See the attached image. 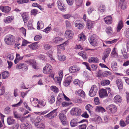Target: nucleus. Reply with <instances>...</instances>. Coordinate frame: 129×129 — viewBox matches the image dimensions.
Wrapping results in <instances>:
<instances>
[{
	"label": "nucleus",
	"mask_w": 129,
	"mask_h": 129,
	"mask_svg": "<svg viewBox=\"0 0 129 129\" xmlns=\"http://www.w3.org/2000/svg\"><path fill=\"white\" fill-rule=\"evenodd\" d=\"M111 51V50L110 48L106 49V52L104 54V55L102 56V59L104 60L105 62V59L109 56Z\"/></svg>",
	"instance_id": "obj_18"
},
{
	"label": "nucleus",
	"mask_w": 129,
	"mask_h": 129,
	"mask_svg": "<svg viewBox=\"0 0 129 129\" xmlns=\"http://www.w3.org/2000/svg\"><path fill=\"white\" fill-rule=\"evenodd\" d=\"M7 58L10 60H13L14 58V54L13 53L8 54L6 56Z\"/></svg>",
	"instance_id": "obj_38"
},
{
	"label": "nucleus",
	"mask_w": 129,
	"mask_h": 129,
	"mask_svg": "<svg viewBox=\"0 0 129 129\" xmlns=\"http://www.w3.org/2000/svg\"><path fill=\"white\" fill-rule=\"evenodd\" d=\"M114 101L116 103H121L122 101V99L120 96L119 95H116L114 98Z\"/></svg>",
	"instance_id": "obj_27"
},
{
	"label": "nucleus",
	"mask_w": 129,
	"mask_h": 129,
	"mask_svg": "<svg viewBox=\"0 0 129 129\" xmlns=\"http://www.w3.org/2000/svg\"><path fill=\"white\" fill-rule=\"evenodd\" d=\"M51 89L55 93H57L58 91V89L56 86H52L50 87Z\"/></svg>",
	"instance_id": "obj_44"
},
{
	"label": "nucleus",
	"mask_w": 129,
	"mask_h": 129,
	"mask_svg": "<svg viewBox=\"0 0 129 129\" xmlns=\"http://www.w3.org/2000/svg\"><path fill=\"white\" fill-rule=\"evenodd\" d=\"M73 35V33L71 30H67L66 31L65 37L66 38L71 39L72 38Z\"/></svg>",
	"instance_id": "obj_15"
},
{
	"label": "nucleus",
	"mask_w": 129,
	"mask_h": 129,
	"mask_svg": "<svg viewBox=\"0 0 129 129\" xmlns=\"http://www.w3.org/2000/svg\"><path fill=\"white\" fill-rule=\"evenodd\" d=\"M20 31L24 35V36L25 37L26 36V30L23 27H22L20 28Z\"/></svg>",
	"instance_id": "obj_58"
},
{
	"label": "nucleus",
	"mask_w": 129,
	"mask_h": 129,
	"mask_svg": "<svg viewBox=\"0 0 129 129\" xmlns=\"http://www.w3.org/2000/svg\"><path fill=\"white\" fill-rule=\"evenodd\" d=\"M99 59L96 57H92L89 58L88 61L89 63H97L99 62Z\"/></svg>",
	"instance_id": "obj_26"
},
{
	"label": "nucleus",
	"mask_w": 129,
	"mask_h": 129,
	"mask_svg": "<svg viewBox=\"0 0 129 129\" xmlns=\"http://www.w3.org/2000/svg\"><path fill=\"white\" fill-rule=\"evenodd\" d=\"M28 47L31 49L34 50L38 48V46L36 43H34L28 46Z\"/></svg>",
	"instance_id": "obj_36"
},
{
	"label": "nucleus",
	"mask_w": 129,
	"mask_h": 129,
	"mask_svg": "<svg viewBox=\"0 0 129 129\" xmlns=\"http://www.w3.org/2000/svg\"><path fill=\"white\" fill-rule=\"evenodd\" d=\"M94 102L95 104L98 105L100 104V102L98 97H96L94 98Z\"/></svg>",
	"instance_id": "obj_56"
},
{
	"label": "nucleus",
	"mask_w": 129,
	"mask_h": 129,
	"mask_svg": "<svg viewBox=\"0 0 129 129\" xmlns=\"http://www.w3.org/2000/svg\"><path fill=\"white\" fill-rule=\"evenodd\" d=\"M122 54L124 58L125 59H127L129 57V54H127L126 52H124Z\"/></svg>",
	"instance_id": "obj_64"
},
{
	"label": "nucleus",
	"mask_w": 129,
	"mask_h": 129,
	"mask_svg": "<svg viewBox=\"0 0 129 129\" xmlns=\"http://www.w3.org/2000/svg\"><path fill=\"white\" fill-rule=\"evenodd\" d=\"M120 126L122 127H124L126 125V124L124 121L123 120H121L120 121Z\"/></svg>",
	"instance_id": "obj_62"
},
{
	"label": "nucleus",
	"mask_w": 129,
	"mask_h": 129,
	"mask_svg": "<svg viewBox=\"0 0 129 129\" xmlns=\"http://www.w3.org/2000/svg\"><path fill=\"white\" fill-rule=\"evenodd\" d=\"M59 10L62 11H64L66 10V8L65 6L63 5L60 6H59L58 8Z\"/></svg>",
	"instance_id": "obj_63"
},
{
	"label": "nucleus",
	"mask_w": 129,
	"mask_h": 129,
	"mask_svg": "<svg viewBox=\"0 0 129 129\" xmlns=\"http://www.w3.org/2000/svg\"><path fill=\"white\" fill-rule=\"evenodd\" d=\"M51 24H50L48 27L44 30V31L46 32V33H48V31H49L50 29H51Z\"/></svg>",
	"instance_id": "obj_57"
},
{
	"label": "nucleus",
	"mask_w": 129,
	"mask_h": 129,
	"mask_svg": "<svg viewBox=\"0 0 129 129\" xmlns=\"http://www.w3.org/2000/svg\"><path fill=\"white\" fill-rule=\"evenodd\" d=\"M75 25L79 29H82L84 26V24H80L79 20H76L75 22Z\"/></svg>",
	"instance_id": "obj_19"
},
{
	"label": "nucleus",
	"mask_w": 129,
	"mask_h": 129,
	"mask_svg": "<svg viewBox=\"0 0 129 129\" xmlns=\"http://www.w3.org/2000/svg\"><path fill=\"white\" fill-rule=\"evenodd\" d=\"M23 101L21 100L19 102H18L17 104H15L13 105H12V107H18V106H19L22 103Z\"/></svg>",
	"instance_id": "obj_51"
},
{
	"label": "nucleus",
	"mask_w": 129,
	"mask_h": 129,
	"mask_svg": "<svg viewBox=\"0 0 129 129\" xmlns=\"http://www.w3.org/2000/svg\"><path fill=\"white\" fill-rule=\"evenodd\" d=\"M49 111L48 110H46L45 111L43 112H35V113L36 114H37L38 115H44L47 113L48 112H49Z\"/></svg>",
	"instance_id": "obj_53"
},
{
	"label": "nucleus",
	"mask_w": 129,
	"mask_h": 129,
	"mask_svg": "<svg viewBox=\"0 0 129 129\" xmlns=\"http://www.w3.org/2000/svg\"><path fill=\"white\" fill-rule=\"evenodd\" d=\"M96 111L99 112L103 113L105 112V110L102 107L100 106H96L95 109Z\"/></svg>",
	"instance_id": "obj_32"
},
{
	"label": "nucleus",
	"mask_w": 129,
	"mask_h": 129,
	"mask_svg": "<svg viewBox=\"0 0 129 129\" xmlns=\"http://www.w3.org/2000/svg\"><path fill=\"white\" fill-rule=\"evenodd\" d=\"M105 23L107 24H110L112 23V19L111 17L110 16H108L104 18Z\"/></svg>",
	"instance_id": "obj_22"
},
{
	"label": "nucleus",
	"mask_w": 129,
	"mask_h": 129,
	"mask_svg": "<svg viewBox=\"0 0 129 129\" xmlns=\"http://www.w3.org/2000/svg\"><path fill=\"white\" fill-rule=\"evenodd\" d=\"M0 9L4 13L7 14L10 11L11 8L8 6H0Z\"/></svg>",
	"instance_id": "obj_13"
},
{
	"label": "nucleus",
	"mask_w": 129,
	"mask_h": 129,
	"mask_svg": "<svg viewBox=\"0 0 129 129\" xmlns=\"http://www.w3.org/2000/svg\"><path fill=\"white\" fill-rule=\"evenodd\" d=\"M93 106L90 104H88L85 106V109L90 113L92 111Z\"/></svg>",
	"instance_id": "obj_35"
},
{
	"label": "nucleus",
	"mask_w": 129,
	"mask_h": 129,
	"mask_svg": "<svg viewBox=\"0 0 129 129\" xmlns=\"http://www.w3.org/2000/svg\"><path fill=\"white\" fill-rule=\"evenodd\" d=\"M43 118V116L41 115L38 116L36 118L33 117L31 118V121L33 123L36 125V123L40 122L42 119Z\"/></svg>",
	"instance_id": "obj_10"
},
{
	"label": "nucleus",
	"mask_w": 129,
	"mask_h": 129,
	"mask_svg": "<svg viewBox=\"0 0 129 129\" xmlns=\"http://www.w3.org/2000/svg\"><path fill=\"white\" fill-rule=\"evenodd\" d=\"M117 63L115 62H113L111 64V66L112 69L113 71H116L117 70Z\"/></svg>",
	"instance_id": "obj_37"
},
{
	"label": "nucleus",
	"mask_w": 129,
	"mask_h": 129,
	"mask_svg": "<svg viewBox=\"0 0 129 129\" xmlns=\"http://www.w3.org/2000/svg\"><path fill=\"white\" fill-rule=\"evenodd\" d=\"M63 95L62 94H59L57 96V100L61 102L63 100Z\"/></svg>",
	"instance_id": "obj_45"
},
{
	"label": "nucleus",
	"mask_w": 129,
	"mask_h": 129,
	"mask_svg": "<svg viewBox=\"0 0 129 129\" xmlns=\"http://www.w3.org/2000/svg\"><path fill=\"white\" fill-rule=\"evenodd\" d=\"M87 122L86 119H83L81 121H78V119L76 118H74L72 119L70 122L71 126L72 127H74L77 126L78 123H81L84 122Z\"/></svg>",
	"instance_id": "obj_3"
},
{
	"label": "nucleus",
	"mask_w": 129,
	"mask_h": 129,
	"mask_svg": "<svg viewBox=\"0 0 129 129\" xmlns=\"http://www.w3.org/2000/svg\"><path fill=\"white\" fill-rule=\"evenodd\" d=\"M68 43V40L64 42L62 44H60L57 46L58 52L57 53V57L59 61H63L65 60L66 59V57L65 55H62L60 54V52L59 50L60 49H62L63 50H64V45H67Z\"/></svg>",
	"instance_id": "obj_1"
},
{
	"label": "nucleus",
	"mask_w": 129,
	"mask_h": 129,
	"mask_svg": "<svg viewBox=\"0 0 129 129\" xmlns=\"http://www.w3.org/2000/svg\"><path fill=\"white\" fill-rule=\"evenodd\" d=\"M105 31L106 33L109 35L113 33L112 28L111 26H108L106 28Z\"/></svg>",
	"instance_id": "obj_30"
},
{
	"label": "nucleus",
	"mask_w": 129,
	"mask_h": 129,
	"mask_svg": "<svg viewBox=\"0 0 129 129\" xmlns=\"http://www.w3.org/2000/svg\"><path fill=\"white\" fill-rule=\"evenodd\" d=\"M15 37L11 35H7L5 39V43L8 45H11L14 43Z\"/></svg>",
	"instance_id": "obj_2"
},
{
	"label": "nucleus",
	"mask_w": 129,
	"mask_h": 129,
	"mask_svg": "<svg viewBox=\"0 0 129 129\" xmlns=\"http://www.w3.org/2000/svg\"><path fill=\"white\" fill-rule=\"evenodd\" d=\"M61 41V40L59 37H56L53 40V42L54 43L56 44Z\"/></svg>",
	"instance_id": "obj_48"
},
{
	"label": "nucleus",
	"mask_w": 129,
	"mask_h": 129,
	"mask_svg": "<svg viewBox=\"0 0 129 129\" xmlns=\"http://www.w3.org/2000/svg\"><path fill=\"white\" fill-rule=\"evenodd\" d=\"M126 0H120L119 4L121 6V8L124 9L126 7Z\"/></svg>",
	"instance_id": "obj_25"
},
{
	"label": "nucleus",
	"mask_w": 129,
	"mask_h": 129,
	"mask_svg": "<svg viewBox=\"0 0 129 129\" xmlns=\"http://www.w3.org/2000/svg\"><path fill=\"white\" fill-rule=\"evenodd\" d=\"M16 68L17 69H23L25 71L27 70L28 69L27 65L22 63L18 64L16 66Z\"/></svg>",
	"instance_id": "obj_9"
},
{
	"label": "nucleus",
	"mask_w": 129,
	"mask_h": 129,
	"mask_svg": "<svg viewBox=\"0 0 129 129\" xmlns=\"http://www.w3.org/2000/svg\"><path fill=\"white\" fill-rule=\"evenodd\" d=\"M81 110L78 108H72L71 110V114L72 115H78L81 114Z\"/></svg>",
	"instance_id": "obj_5"
},
{
	"label": "nucleus",
	"mask_w": 129,
	"mask_h": 129,
	"mask_svg": "<svg viewBox=\"0 0 129 129\" xmlns=\"http://www.w3.org/2000/svg\"><path fill=\"white\" fill-rule=\"evenodd\" d=\"M52 67L49 64H47L43 69V72L45 74H48L52 70Z\"/></svg>",
	"instance_id": "obj_8"
},
{
	"label": "nucleus",
	"mask_w": 129,
	"mask_h": 129,
	"mask_svg": "<svg viewBox=\"0 0 129 129\" xmlns=\"http://www.w3.org/2000/svg\"><path fill=\"white\" fill-rule=\"evenodd\" d=\"M59 117L63 125H65L67 124V120L64 114L63 113H60L59 115Z\"/></svg>",
	"instance_id": "obj_6"
},
{
	"label": "nucleus",
	"mask_w": 129,
	"mask_h": 129,
	"mask_svg": "<svg viewBox=\"0 0 129 129\" xmlns=\"http://www.w3.org/2000/svg\"><path fill=\"white\" fill-rule=\"evenodd\" d=\"M117 40L116 39H114L110 41H104L106 44H112L117 42Z\"/></svg>",
	"instance_id": "obj_50"
},
{
	"label": "nucleus",
	"mask_w": 129,
	"mask_h": 129,
	"mask_svg": "<svg viewBox=\"0 0 129 129\" xmlns=\"http://www.w3.org/2000/svg\"><path fill=\"white\" fill-rule=\"evenodd\" d=\"M123 26V21L121 20L119 22L117 25L116 28L117 31V32H119L122 28Z\"/></svg>",
	"instance_id": "obj_23"
},
{
	"label": "nucleus",
	"mask_w": 129,
	"mask_h": 129,
	"mask_svg": "<svg viewBox=\"0 0 129 129\" xmlns=\"http://www.w3.org/2000/svg\"><path fill=\"white\" fill-rule=\"evenodd\" d=\"M10 109L9 107L6 108L4 110V112L6 114L9 113L10 112Z\"/></svg>",
	"instance_id": "obj_61"
},
{
	"label": "nucleus",
	"mask_w": 129,
	"mask_h": 129,
	"mask_svg": "<svg viewBox=\"0 0 129 129\" xmlns=\"http://www.w3.org/2000/svg\"><path fill=\"white\" fill-rule=\"evenodd\" d=\"M44 26V24L41 21H38L37 24V29H42Z\"/></svg>",
	"instance_id": "obj_31"
},
{
	"label": "nucleus",
	"mask_w": 129,
	"mask_h": 129,
	"mask_svg": "<svg viewBox=\"0 0 129 129\" xmlns=\"http://www.w3.org/2000/svg\"><path fill=\"white\" fill-rule=\"evenodd\" d=\"M94 23L93 22L90 20H88L87 22L86 25L87 28L89 29H90L93 27Z\"/></svg>",
	"instance_id": "obj_28"
},
{
	"label": "nucleus",
	"mask_w": 129,
	"mask_h": 129,
	"mask_svg": "<svg viewBox=\"0 0 129 129\" xmlns=\"http://www.w3.org/2000/svg\"><path fill=\"white\" fill-rule=\"evenodd\" d=\"M28 125L27 124H26L24 123H21L20 128L21 129H28Z\"/></svg>",
	"instance_id": "obj_46"
},
{
	"label": "nucleus",
	"mask_w": 129,
	"mask_h": 129,
	"mask_svg": "<svg viewBox=\"0 0 129 129\" xmlns=\"http://www.w3.org/2000/svg\"><path fill=\"white\" fill-rule=\"evenodd\" d=\"M100 97L102 98H104L108 96L107 92L106 89H101L99 92Z\"/></svg>",
	"instance_id": "obj_14"
},
{
	"label": "nucleus",
	"mask_w": 129,
	"mask_h": 129,
	"mask_svg": "<svg viewBox=\"0 0 129 129\" xmlns=\"http://www.w3.org/2000/svg\"><path fill=\"white\" fill-rule=\"evenodd\" d=\"M105 7L102 5L99 7L98 9V10L101 12H103L105 11Z\"/></svg>",
	"instance_id": "obj_52"
},
{
	"label": "nucleus",
	"mask_w": 129,
	"mask_h": 129,
	"mask_svg": "<svg viewBox=\"0 0 129 129\" xmlns=\"http://www.w3.org/2000/svg\"><path fill=\"white\" fill-rule=\"evenodd\" d=\"M80 69L75 65H74L70 67L69 69L70 72V73H73L76 72L80 70Z\"/></svg>",
	"instance_id": "obj_16"
},
{
	"label": "nucleus",
	"mask_w": 129,
	"mask_h": 129,
	"mask_svg": "<svg viewBox=\"0 0 129 129\" xmlns=\"http://www.w3.org/2000/svg\"><path fill=\"white\" fill-rule=\"evenodd\" d=\"M30 101L31 102L32 104H33L34 103L37 102L38 103L39 101L36 98H31L30 99Z\"/></svg>",
	"instance_id": "obj_54"
},
{
	"label": "nucleus",
	"mask_w": 129,
	"mask_h": 129,
	"mask_svg": "<svg viewBox=\"0 0 129 129\" xmlns=\"http://www.w3.org/2000/svg\"><path fill=\"white\" fill-rule=\"evenodd\" d=\"M75 3L77 6H80L82 4L83 0H75Z\"/></svg>",
	"instance_id": "obj_49"
},
{
	"label": "nucleus",
	"mask_w": 129,
	"mask_h": 129,
	"mask_svg": "<svg viewBox=\"0 0 129 129\" xmlns=\"http://www.w3.org/2000/svg\"><path fill=\"white\" fill-rule=\"evenodd\" d=\"M74 83L75 84H77L80 87L82 86V83L78 79L74 80Z\"/></svg>",
	"instance_id": "obj_39"
},
{
	"label": "nucleus",
	"mask_w": 129,
	"mask_h": 129,
	"mask_svg": "<svg viewBox=\"0 0 129 129\" xmlns=\"http://www.w3.org/2000/svg\"><path fill=\"white\" fill-rule=\"evenodd\" d=\"M22 17L24 22L25 23L27 22L28 19V16L27 14L25 13H24L22 14Z\"/></svg>",
	"instance_id": "obj_34"
},
{
	"label": "nucleus",
	"mask_w": 129,
	"mask_h": 129,
	"mask_svg": "<svg viewBox=\"0 0 129 129\" xmlns=\"http://www.w3.org/2000/svg\"><path fill=\"white\" fill-rule=\"evenodd\" d=\"M56 110L55 109L54 110L46 115L44 116V117L45 118H49L50 119L53 118L55 117L57 115V113L55 112Z\"/></svg>",
	"instance_id": "obj_7"
},
{
	"label": "nucleus",
	"mask_w": 129,
	"mask_h": 129,
	"mask_svg": "<svg viewBox=\"0 0 129 129\" xmlns=\"http://www.w3.org/2000/svg\"><path fill=\"white\" fill-rule=\"evenodd\" d=\"M2 78L5 79L7 78L9 76V73L8 71H5L2 72Z\"/></svg>",
	"instance_id": "obj_33"
},
{
	"label": "nucleus",
	"mask_w": 129,
	"mask_h": 129,
	"mask_svg": "<svg viewBox=\"0 0 129 129\" xmlns=\"http://www.w3.org/2000/svg\"><path fill=\"white\" fill-rule=\"evenodd\" d=\"M14 18L13 16H8L5 18L4 21L6 24L10 23L13 20Z\"/></svg>",
	"instance_id": "obj_20"
},
{
	"label": "nucleus",
	"mask_w": 129,
	"mask_h": 129,
	"mask_svg": "<svg viewBox=\"0 0 129 129\" xmlns=\"http://www.w3.org/2000/svg\"><path fill=\"white\" fill-rule=\"evenodd\" d=\"M53 79H54L56 83H58L59 85L60 84L62 79V78L59 77H56Z\"/></svg>",
	"instance_id": "obj_47"
},
{
	"label": "nucleus",
	"mask_w": 129,
	"mask_h": 129,
	"mask_svg": "<svg viewBox=\"0 0 129 129\" xmlns=\"http://www.w3.org/2000/svg\"><path fill=\"white\" fill-rule=\"evenodd\" d=\"M49 77H51L53 79H54L55 73L53 71L50 72L49 73Z\"/></svg>",
	"instance_id": "obj_55"
},
{
	"label": "nucleus",
	"mask_w": 129,
	"mask_h": 129,
	"mask_svg": "<svg viewBox=\"0 0 129 129\" xmlns=\"http://www.w3.org/2000/svg\"><path fill=\"white\" fill-rule=\"evenodd\" d=\"M47 54L52 61H53V62L55 61L54 59L52 58V52L50 50L47 52Z\"/></svg>",
	"instance_id": "obj_42"
},
{
	"label": "nucleus",
	"mask_w": 129,
	"mask_h": 129,
	"mask_svg": "<svg viewBox=\"0 0 129 129\" xmlns=\"http://www.w3.org/2000/svg\"><path fill=\"white\" fill-rule=\"evenodd\" d=\"M25 62L29 65H31L34 69H36V63L35 60L33 59L28 60L25 61Z\"/></svg>",
	"instance_id": "obj_11"
},
{
	"label": "nucleus",
	"mask_w": 129,
	"mask_h": 129,
	"mask_svg": "<svg viewBox=\"0 0 129 129\" xmlns=\"http://www.w3.org/2000/svg\"><path fill=\"white\" fill-rule=\"evenodd\" d=\"M76 94L80 96L82 98H84L85 97V92L81 89L77 90L76 92Z\"/></svg>",
	"instance_id": "obj_24"
},
{
	"label": "nucleus",
	"mask_w": 129,
	"mask_h": 129,
	"mask_svg": "<svg viewBox=\"0 0 129 129\" xmlns=\"http://www.w3.org/2000/svg\"><path fill=\"white\" fill-rule=\"evenodd\" d=\"M78 38L79 39V40L80 41L82 40L84 41L85 40L86 37L85 35L83 34V33H81L78 36Z\"/></svg>",
	"instance_id": "obj_40"
},
{
	"label": "nucleus",
	"mask_w": 129,
	"mask_h": 129,
	"mask_svg": "<svg viewBox=\"0 0 129 129\" xmlns=\"http://www.w3.org/2000/svg\"><path fill=\"white\" fill-rule=\"evenodd\" d=\"M7 122L8 125H12L16 122L15 120L13 117L9 116L7 118Z\"/></svg>",
	"instance_id": "obj_17"
},
{
	"label": "nucleus",
	"mask_w": 129,
	"mask_h": 129,
	"mask_svg": "<svg viewBox=\"0 0 129 129\" xmlns=\"http://www.w3.org/2000/svg\"><path fill=\"white\" fill-rule=\"evenodd\" d=\"M116 83L118 88L119 89H121L123 88V83L121 79H117L116 81Z\"/></svg>",
	"instance_id": "obj_21"
},
{
	"label": "nucleus",
	"mask_w": 129,
	"mask_h": 129,
	"mask_svg": "<svg viewBox=\"0 0 129 129\" xmlns=\"http://www.w3.org/2000/svg\"><path fill=\"white\" fill-rule=\"evenodd\" d=\"M110 83V80H103L101 82V84L103 86H106L109 85Z\"/></svg>",
	"instance_id": "obj_29"
},
{
	"label": "nucleus",
	"mask_w": 129,
	"mask_h": 129,
	"mask_svg": "<svg viewBox=\"0 0 129 129\" xmlns=\"http://www.w3.org/2000/svg\"><path fill=\"white\" fill-rule=\"evenodd\" d=\"M78 54L80 56H81L84 59H87V56H86L85 53L83 51H82L79 52Z\"/></svg>",
	"instance_id": "obj_43"
},
{
	"label": "nucleus",
	"mask_w": 129,
	"mask_h": 129,
	"mask_svg": "<svg viewBox=\"0 0 129 129\" xmlns=\"http://www.w3.org/2000/svg\"><path fill=\"white\" fill-rule=\"evenodd\" d=\"M98 90L97 87L95 85H93L91 88V89L89 91V94L91 97H93L96 94Z\"/></svg>",
	"instance_id": "obj_4"
},
{
	"label": "nucleus",
	"mask_w": 129,
	"mask_h": 129,
	"mask_svg": "<svg viewBox=\"0 0 129 129\" xmlns=\"http://www.w3.org/2000/svg\"><path fill=\"white\" fill-rule=\"evenodd\" d=\"M71 104V103L68 102H63L62 104V106L63 107H66Z\"/></svg>",
	"instance_id": "obj_59"
},
{
	"label": "nucleus",
	"mask_w": 129,
	"mask_h": 129,
	"mask_svg": "<svg viewBox=\"0 0 129 129\" xmlns=\"http://www.w3.org/2000/svg\"><path fill=\"white\" fill-rule=\"evenodd\" d=\"M95 38L93 36H91L88 39L90 43L93 46H94V44Z\"/></svg>",
	"instance_id": "obj_41"
},
{
	"label": "nucleus",
	"mask_w": 129,
	"mask_h": 129,
	"mask_svg": "<svg viewBox=\"0 0 129 129\" xmlns=\"http://www.w3.org/2000/svg\"><path fill=\"white\" fill-rule=\"evenodd\" d=\"M107 110L111 113H114L117 111V108L116 106L113 105H110L107 108Z\"/></svg>",
	"instance_id": "obj_12"
},
{
	"label": "nucleus",
	"mask_w": 129,
	"mask_h": 129,
	"mask_svg": "<svg viewBox=\"0 0 129 129\" xmlns=\"http://www.w3.org/2000/svg\"><path fill=\"white\" fill-rule=\"evenodd\" d=\"M37 10L36 9L32 10L31 11V14L34 15H36L37 14Z\"/></svg>",
	"instance_id": "obj_60"
}]
</instances>
